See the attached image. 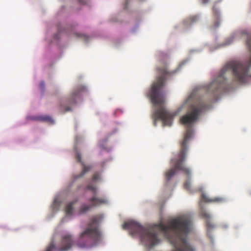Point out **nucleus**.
Listing matches in <instances>:
<instances>
[{
  "mask_svg": "<svg viewBox=\"0 0 251 251\" xmlns=\"http://www.w3.org/2000/svg\"><path fill=\"white\" fill-rule=\"evenodd\" d=\"M206 107V104L201 101L198 100L191 105L187 113L181 117L180 122L181 124L186 125L187 129L184 139L180 144V150L176 157L172 159L173 168L168 170L165 174V179L168 181L175 175L176 171H182L189 176L190 170L184 165L188 151V143L192 135V130L190 125L197 121L201 112Z\"/></svg>",
  "mask_w": 251,
  "mask_h": 251,
  "instance_id": "f257e3e1",
  "label": "nucleus"
},
{
  "mask_svg": "<svg viewBox=\"0 0 251 251\" xmlns=\"http://www.w3.org/2000/svg\"><path fill=\"white\" fill-rule=\"evenodd\" d=\"M191 226L190 217L183 215L172 220L168 225L160 224L158 227L174 247L172 251H196L195 248L187 239Z\"/></svg>",
  "mask_w": 251,
  "mask_h": 251,
  "instance_id": "f03ea898",
  "label": "nucleus"
},
{
  "mask_svg": "<svg viewBox=\"0 0 251 251\" xmlns=\"http://www.w3.org/2000/svg\"><path fill=\"white\" fill-rule=\"evenodd\" d=\"M247 44L251 52V37L248 36ZM228 70L232 72L235 80L241 83L245 82L248 77H251V55L249 62L247 63L236 61L227 63L218 76L207 86V93L215 96L224 88L226 82L224 75Z\"/></svg>",
  "mask_w": 251,
  "mask_h": 251,
  "instance_id": "7ed1b4c3",
  "label": "nucleus"
},
{
  "mask_svg": "<svg viewBox=\"0 0 251 251\" xmlns=\"http://www.w3.org/2000/svg\"><path fill=\"white\" fill-rule=\"evenodd\" d=\"M157 72L159 76L157 80L154 82L151 87L148 96L150 98L151 102L159 108L153 113L152 119L153 125L156 126L157 120H161L164 126H171L174 117L176 114L172 113L168 111L164 106L165 98L160 90L162 88L165 80V76L171 73L168 71L166 66L161 68H157Z\"/></svg>",
  "mask_w": 251,
  "mask_h": 251,
  "instance_id": "20e7f679",
  "label": "nucleus"
},
{
  "mask_svg": "<svg viewBox=\"0 0 251 251\" xmlns=\"http://www.w3.org/2000/svg\"><path fill=\"white\" fill-rule=\"evenodd\" d=\"M103 217L97 215L91 217L86 228L82 232L76 241L79 248L91 247L96 245L101 240V233L99 228Z\"/></svg>",
  "mask_w": 251,
  "mask_h": 251,
  "instance_id": "39448f33",
  "label": "nucleus"
},
{
  "mask_svg": "<svg viewBox=\"0 0 251 251\" xmlns=\"http://www.w3.org/2000/svg\"><path fill=\"white\" fill-rule=\"evenodd\" d=\"M123 228L129 229L132 235H138L146 245L152 247L159 242L157 234L153 228H145L134 221H128L123 225Z\"/></svg>",
  "mask_w": 251,
  "mask_h": 251,
  "instance_id": "423d86ee",
  "label": "nucleus"
},
{
  "mask_svg": "<svg viewBox=\"0 0 251 251\" xmlns=\"http://www.w3.org/2000/svg\"><path fill=\"white\" fill-rule=\"evenodd\" d=\"M74 245L72 235L69 233L63 234L61 236L60 241L56 246L54 241H52L47 246L45 251H68Z\"/></svg>",
  "mask_w": 251,
  "mask_h": 251,
  "instance_id": "0eeeda50",
  "label": "nucleus"
},
{
  "mask_svg": "<svg viewBox=\"0 0 251 251\" xmlns=\"http://www.w3.org/2000/svg\"><path fill=\"white\" fill-rule=\"evenodd\" d=\"M90 202L89 205L83 204L79 209V212L81 214H83L88 211L91 208L99 206L103 204L107 203V200L104 198H99L96 196H93L88 200Z\"/></svg>",
  "mask_w": 251,
  "mask_h": 251,
  "instance_id": "6e6552de",
  "label": "nucleus"
},
{
  "mask_svg": "<svg viewBox=\"0 0 251 251\" xmlns=\"http://www.w3.org/2000/svg\"><path fill=\"white\" fill-rule=\"evenodd\" d=\"M75 158L77 160V161L80 163L81 165H82L83 168L82 172L80 173L79 175H75L73 176V181L71 184V186H72L73 184V183L77 179L79 178H80L82 177L86 173L88 172L92 168V167L90 166H86L84 163L81 161V154L79 153H77L75 155Z\"/></svg>",
  "mask_w": 251,
  "mask_h": 251,
  "instance_id": "1a4fd4ad",
  "label": "nucleus"
},
{
  "mask_svg": "<svg viewBox=\"0 0 251 251\" xmlns=\"http://www.w3.org/2000/svg\"><path fill=\"white\" fill-rule=\"evenodd\" d=\"M201 216L203 218L206 219V227L207 229V235L212 240V236L210 235L211 230L215 227V225L212 224L210 221V215L209 214L205 211H202L201 212Z\"/></svg>",
  "mask_w": 251,
  "mask_h": 251,
  "instance_id": "9d476101",
  "label": "nucleus"
},
{
  "mask_svg": "<svg viewBox=\"0 0 251 251\" xmlns=\"http://www.w3.org/2000/svg\"><path fill=\"white\" fill-rule=\"evenodd\" d=\"M85 90V87L83 86H79L76 90H75L74 92H73L72 94V98L71 100H69L67 101V103L69 104H72L75 103V97H76L79 93L81 91H84Z\"/></svg>",
  "mask_w": 251,
  "mask_h": 251,
  "instance_id": "9b49d317",
  "label": "nucleus"
},
{
  "mask_svg": "<svg viewBox=\"0 0 251 251\" xmlns=\"http://www.w3.org/2000/svg\"><path fill=\"white\" fill-rule=\"evenodd\" d=\"M201 200L205 202H221L224 201L223 198L216 197L213 199H209L205 194H203L201 195Z\"/></svg>",
  "mask_w": 251,
  "mask_h": 251,
  "instance_id": "f8f14e48",
  "label": "nucleus"
},
{
  "mask_svg": "<svg viewBox=\"0 0 251 251\" xmlns=\"http://www.w3.org/2000/svg\"><path fill=\"white\" fill-rule=\"evenodd\" d=\"M77 201V200L70 202L66 207V213L68 215H71L73 211V205Z\"/></svg>",
  "mask_w": 251,
  "mask_h": 251,
  "instance_id": "ddd939ff",
  "label": "nucleus"
},
{
  "mask_svg": "<svg viewBox=\"0 0 251 251\" xmlns=\"http://www.w3.org/2000/svg\"><path fill=\"white\" fill-rule=\"evenodd\" d=\"M33 119L37 121H45V122H52L51 118L48 116H39L33 118Z\"/></svg>",
  "mask_w": 251,
  "mask_h": 251,
  "instance_id": "4468645a",
  "label": "nucleus"
},
{
  "mask_svg": "<svg viewBox=\"0 0 251 251\" xmlns=\"http://www.w3.org/2000/svg\"><path fill=\"white\" fill-rule=\"evenodd\" d=\"M86 189L87 190L91 191L94 194H96L97 193V187L95 185L91 183H89L86 187Z\"/></svg>",
  "mask_w": 251,
  "mask_h": 251,
  "instance_id": "2eb2a0df",
  "label": "nucleus"
},
{
  "mask_svg": "<svg viewBox=\"0 0 251 251\" xmlns=\"http://www.w3.org/2000/svg\"><path fill=\"white\" fill-rule=\"evenodd\" d=\"M213 13L215 18L216 20H218L219 17V11L218 8L215 6L213 7Z\"/></svg>",
  "mask_w": 251,
  "mask_h": 251,
  "instance_id": "dca6fc26",
  "label": "nucleus"
},
{
  "mask_svg": "<svg viewBox=\"0 0 251 251\" xmlns=\"http://www.w3.org/2000/svg\"><path fill=\"white\" fill-rule=\"evenodd\" d=\"M100 179V173L97 172L95 173L92 176V180L96 182Z\"/></svg>",
  "mask_w": 251,
  "mask_h": 251,
  "instance_id": "f3484780",
  "label": "nucleus"
},
{
  "mask_svg": "<svg viewBox=\"0 0 251 251\" xmlns=\"http://www.w3.org/2000/svg\"><path fill=\"white\" fill-rule=\"evenodd\" d=\"M199 19L197 16H192L189 18L188 19V22L190 23H193L198 21Z\"/></svg>",
  "mask_w": 251,
  "mask_h": 251,
  "instance_id": "a211bd4d",
  "label": "nucleus"
},
{
  "mask_svg": "<svg viewBox=\"0 0 251 251\" xmlns=\"http://www.w3.org/2000/svg\"><path fill=\"white\" fill-rule=\"evenodd\" d=\"M60 109L62 112H67L70 111L71 110V108L68 106H63L61 104L60 107Z\"/></svg>",
  "mask_w": 251,
  "mask_h": 251,
  "instance_id": "6ab92c4d",
  "label": "nucleus"
},
{
  "mask_svg": "<svg viewBox=\"0 0 251 251\" xmlns=\"http://www.w3.org/2000/svg\"><path fill=\"white\" fill-rule=\"evenodd\" d=\"M184 187L187 190H190L191 188V183L190 181H186L184 184Z\"/></svg>",
  "mask_w": 251,
  "mask_h": 251,
  "instance_id": "aec40b11",
  "label": "nucleus"
},
{
  "mask_svg": "<svg viewBox=\"0 0 251 251\" xmlns=\"http://www.w3.org/2000/svg\"><path fill=\"white\" fill-rule=\"evenodd\" d=\"M39 87L42 92H44L45 87V84L44 81H41L39 84Z\"/></svg>",
  "mask_w": 251,
  "mask_h": 251,
  "instance_id": "412c9836",
  "label": "nucleus"
},
{
  "mask_svg": "<svg viewBox=\"0 0 251 251\" xmlns=\"http://www.w3.org/2000/svg\"><path fill=\"white\" fill-rule=\"evenodd\" d=\"M193 95L194 93H193L188 98V99L186 100L185 102L187 103L192 100L193 98Z\"/></svg>",
  "mask_w": 251,
  "mask_h": 251,
  "instance_id": "4be33fe9",
  "label": "nucleus"
},
{
  "mask_svg": "<svg viewBox=\"0 0 251 251\" xmlns=\"http://www.w3.org/2000/svg\"><path fill=\"white\" fill-rule=\"evenodd\" d=\"M202 4H205L208 3L210 0H200Z\"/></svg>",
  "mask_w": 251,
  "mask_h": 251,
  "instance_id": "5701e85b",
  "label": "nucleus"
},
{
  "mask_svg": "<svg viewBox=\"0 0 251 251\" xmlns=\"http://www.w3.org/2000/svg\"><path fill=\"white\" fill-rule=\"evenodd\" d=\"M79 0V2L80 3H82V4H84L85 2L83 1H82V0Z\"/></svg>",
  "mask_w": 251,
  "mask_h": 251,
  "instance_id": "b1692460",
  "label": "nucleus"
},
{
  "mask_svg": "<svg viewBox=\"0 0 251 251\" xmlns=\"http://www.w3.org/2000/svg\"><path fill=\"white\" fill-rule=\"evenodd\" d=\"M219 25V24L218 22H216V25H215V26H216V27L218 26Z\"/></svg>",
  "mask_w": 251,
  "mask_h": 251,
  "instance_id": "393cba45",
  "label": "nucleus"
}]
</instances>
